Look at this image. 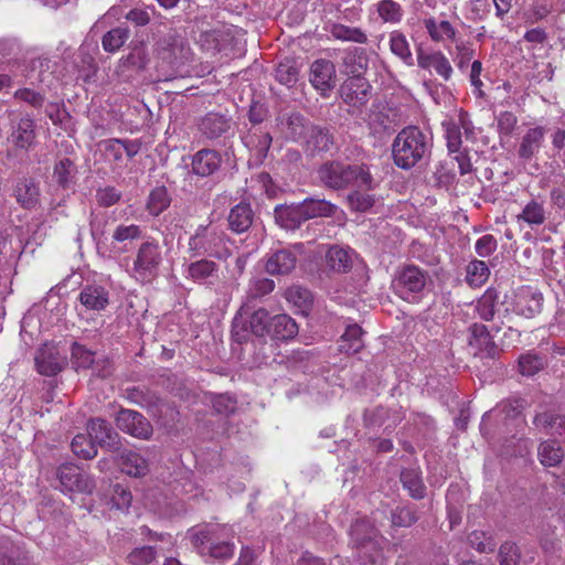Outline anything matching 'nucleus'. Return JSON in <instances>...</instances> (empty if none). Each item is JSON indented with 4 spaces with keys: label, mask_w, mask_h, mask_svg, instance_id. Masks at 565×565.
I'll use <instances>...</instances> for the list:
<instances>
[{
    "label": "nucleus",
    "mask_w": 565,
    "mask_h": 565,
    "mask_svg": "<svg viewBox=\"0 0 565 565\" xmlns=\"http://www.w3.org/2000/svg\"><path fill=\"white\" fill-rule=\"evenodd\" d=\"M255 213L247 202H239L234 205L227 215L228 228L235 234L247 232L253 225Z\"/></svg>",
    "instance_id": "obj_25"
},
{
    "label": "nucleus",
    "mask_w": 565,
    "mask_h": 565,
    "mask_svg": "<svg viewBox=\"0 0 565 565\" xmlns=\"http://www.w3.org/2000/svg\"><path fill=\"white\" fill-rule=\"evenodd\" d=\"M194 259L186 266V278L198 284H212V279L217 277L218 265L209 257Z\"/></svg>",
    "instance_id": "obj_27"
},
{
    "label": "nucleus",
    "mask_w": 565,
    "mask_h": 565,
    "mask_svg": "<svg viewBox=\"0 0 565 565\" xmlns=\"http://www.w3.org/2000/svg\"><path fill=\"white\" fill-rule=\"evenodd\" d=\"M234 36L230 29H214L200 34L199 43L209 52H222L228 50Z\"/></svg>",
    "instance_id": "obj_30"
},
{
    "label": "nucleus",
    "mask_w": 565,
    "mask_h": 565,
    "mask_svg": "<svg viewBox=\"0 0 565 565\" xmlns=\"http://www.w3.org/2000/svg\"><path fill=\"white\" fill-rule=\"evenodd\" d=\"M72 451L83 459H93L97 455V447L89 435L77 434L71 444Z\"/></svg>",
    "instance_id": "obj_56"
},
{
    "label": "nucleus",
    "mask_w": 565,
    "mask_h": 565,
    "mask_svg": "<svg viewBox=\"0 0 565 565\" xmlns=\"http://www.w3.org/2000/svg\"><path fill=\"white\" fill-rule=\"evenodd\" d=\"M159 55L162 61L173 67L181 66L189 62L192 52L186 40L175 30L168 32L159 42Z\"/></svg>",
    "instance_id": "obj_10"
},
{
    "label": "nucleus",
    "mask_w": 565,
    "mask_h": 565,
    "mask_svg": "<svg viewBox=\"0 0 565 565\" xmlns=\"http://www.w3.org/2000/svg\"><path fill=\"white\" fill-rule=\"evenodd\" d=\"M545 137V128L537 126L530 128L521 139L518 156L530 161L541 149Z\"/></svg>",
    "instance_id": "obj_32"
},
{
    "label": "nucleus",
    "mask_w": 565,
    "mask_h": 565,
    "mask_svg": "<svg viewBox=\"0 0 565 565\" xmlns=\"http://www.w3.org/2000/svg\"><path fill=\"white\" fill-rule=\"evenodd\" d=\"M120 61L126 67L142 71L149 64L150 56L147 46L143 43H140L135 45L129 54L124 56Z\"/></svg>",
    "instance_id": "obj_54"
},
{
    "label": "nucleus",
    "mask_w": 565,
    "mask_h": 565,
    "mask_svg": "<svg viewBox=\"0 0 565 565\" xmlns=\"http://www.w3.org/2000/svg\"><path fill=\"white\" fill-rule=\"evenodd\" d=\"M58 488L62 492H86L90 490V481L73 463H63L56 470Z\"/></svg>",
    "instance_id": "obj_15"
},
{
    "label": "nucleus",
    "mask_w": 565,
    "mask_h": 565,
    "mask_svg": "<svg viewBox=\"0 0 565 565\" xmlns=\"http://www.w3.org/2000/svg\"><path fill=\"white\" fill-rule=\"evenodd\" d=\"M401 482L408 494L420 500L426 495V487L422 479V473L417 468H406L401 471Z\"/></svg>",
    "instance_id": "obj_42"
},
{
    "label": "nucleus",
    "mask_w": 565,
    "mask_h": 565,
    "mask_svg": "<svg viewBox=\"0 0 565 565\" xmlns=\"http://www.w3.org/2000/svg\"><path fill=\"white\" fill-rule=\"evenodd\" d=\"M417 520L416 510L411 505L396 507L391 513V521L394 526L408 527L416 523Z\"/></svg>",
    "instance_id": "obj_61"
},
{
    "label": "nucleus",
    "mask_w": 565,
    "mask_h": 565,
    "mask_svg": "<svg viewBox=\"0 0 565 565\" xmlns=\"http://www.w3.org/2000/svg\"><path fill=\"white\" fill-rule=\"evenodd\" d=\"M309 82L322 96H327L335 86L334 64L326 58L316 60L310 66Z\"/></svg>",
    "instance_id": "obj_17"
},
{
    "label": "nucleus",
    "mask_w": 565,
    "mask_h": 565,
    "mask_svg": "<svg viewBox=\"0 0 565 565\" xmlns=\"http://www.w3.org/2000/svg\"><path fill=\"white\" fill-rule=\"evenodd\" d=\"M537 457L544 467H557L564 458V450L555 439L542 441L537 447Z\"/></svg>",
    "instance_id": "obj_41"
},
{
    "label": "nucleus",
    "mask_w": 565,
    "mask_h": 565,
    "mask_svg": "<svg viewBox=\"0 0 565 565\" xmlns=\"http://www.w3.org/2000/svg\"><path fill=\"white\" fill-rule=\"evenodd\" d=\"M158 556V551L154 546H139L132 548L126 555V562L129 565H150Z\"/></svg>",
    "instance_id": "obj_58"
},
{
    "label": "nucleus",
    "mask_w": 565,
    "mask_h": 565,
    "mask_svg": "<svg viewBox=\"0 0 565 565\" xmlns=\"http://www.w3.org/2000/svg\"><path fill=\"white\" fill-rule=\"evenodd\" d=\"M71 359L76 369H89L95 364V353L77 342L72 344Z\"/></svg>",
    "instance_id": "obj_59"
},
{
    "label": "nucleus",
    "mask_w": 565,
    "mask_h": 565,
    "mask_svg": "<svg viewBox=\"0 0 565 565\" xmlns=\"http://www.w3.org/2000/svg\"><path fill=\"white\" fill-rule=\"evenodd\" d=\"M170 203L171 198L167 188L164 185L157 186L149 194L147 210L151 215L158 216L170 206Z\"/></svg>",
    "instance_id": "obj_53"
},
{
    "label": "nucleus",
    "mask_w": 565,
    "mask_h": 565,
    "mask_svg": "<svg viewBox=\"0 0 565 565\" xmlns=\"http://www.w3.org/2000/svg\"><path fill=\"white\" fill-rule=\"evenodd\" d=\"M362 335L363 330L360 326H348L339 340V350L347 354L358 353L364 347Z\"/></svg>",
    "instance_id": "obj_44"
},
{
    "label": "nucleus",
    "mask_w": 565,
    "mask_h": 565,
    "mask_svg": "<svg viewBox=\"0 0 565 565\" xmlns=\"http://www.w3.org/2000/svg\"><path fill=\"white\" fill-rule=\"evenodd\" d=\"M76 173L77 169L74 162L68 158H64L56 162L53 179L60 186L67 189L75 182Z\"/></svg>",
    "instance_id": "obj_51"
},
{
    "label": "nucleus",
    "mask_w": 565,
    "mask_h": 565,
    "mask_svg": "<svg viewBox=\"0 0 565 565\" xmlns=\"http://www.w3.org/2000/svg\"><path fill=\"white\" fill-rule=\"evenodd\" d=\"M498 299L499 296L497 290L493 288H489L478 300L476 310L482 320L490 321L493 319Z\"/></svg>",
    "instance_id": "obj_55"
},
{
    "label": "nucleus",
    "mask_w": 565,
    "mask_h": 565,
    "mask_svg": "<svg viewBox=\"0 0 565 565\" xmlns=\"http://www.w3.org/2000/svg\"><path fill=\"white\" fill-rule=\"evenodd\" d=\"M429 275L416 265H405L396 270L392 281L394 292L407 301H416L420 298Z\"/></svg>",
    "instance_id": "obj_6"
},
{
    "label": "nucleus",
    "mask_w": 565,
    "mask_h": 565,
    "mask_svg": "<svg viewBox=\"0 0 565 565\" xmlns=\"http://www.w3.org/2000/svg\"><path fill=\"white\" fill-rule=\"evenodd\" d=\"M130 29L126 23H121L106 31L102 36V47L107 53L118 52L129 40Z\"/></svg>",
    "instance_id": "obj_38"
},
{
    "label": "nucleus",
    "mask_w": 565,
    "mask_h": 565,
    "mask_svg": "<svg viewBox=\"0 0 565 565\" xmlns=\"http://www.w3.org/2000/svg\"><path fill=\"white\" fill-rule=\"evenodd\" d=\"M198 130L204 139L210 141L226 139L234 132V121L228 110H212L199 119Z\"/></svg>",
    "instance_id": "obj_9"
},
{
    "label": "nucleus",
    "mask_w": 565,
    "mask_h": 565,
    "mask_svg": "<svg viewBox=\"0 0 565 565\" xmlns=\"http://www.w3.org/2000/svg\"><path fill=\"white\" fill-rule=\"evenodd\" d=\"M78 301L86 310L103 311L109 305V291L102 285H85L78 295Z\"/></svg>",
    "instance_id": "obj_22"
},
{
    "label": "nucleus",
    "mask_w": 565,
    "mask_h": 565,
    "mask_svg": "<svg viewBox=\"0 0 565 565\" xmlns=\"http://www.w3.org/2000/svg\"><path fill=\"white\" fill-rule=\"evenodd\" d=\"M156 9L152 6L146 8H132L124 18L135 26L141 28L150 23L151 14L154 13Z\"/></svg>",
    "instance_id": "obj_63"
},
{
    "label": "nucleus",
    "mask_w": 565,
    "mask_h": 565,
    "mask_svg": "<svg viewBox=\"0 0 565 565\" xmlns=\"http://www.w3.org/2000/svg\"><path fill=\"white\" fill-rule=\"evenodd\" d=\"M468 543L480 553H491L495 550L497 543L491 535L483 531H473L468 535Z\"/></svg>",
    "instance_id": "obj_62"
},
{
    "label": "nucleus",
    "mask_w": 565,
    "mask_h": 565,
    "mask_svg": "<svg viewBox=\"0 0 565 565\" xmlns=\"http://www.w3.org/2000/svg\"><path fill=\"white\" fill-rule=\"evenodd\" d=\"M113 452L115 454L117 465L124 473L135 478L147 475L149 470L148 462L139 454L130 449L121 448V446H119L118 451Z\"/></svg>",
    "instance_id": "obj_20"
},
{
    "label": "nucleus",
    "mask_w": 565,
    "mask_h": 565,
    "mask_svg": "<svg viewBox=\"0 0 565 565\" xmlns=\"http://www.w3.org/2000/svg\"><path fill=\"white\" fill-rule=\"evenodd\" d=\"M124 396L130 403L149 411L159 407L161 404V398L157 395V393L143 385L125 388Z\"/></svg>",
    "instance_id": "obj_34"
},
{
    "label": "nucleus",
    "mask_w": 565,
    "mask_h": 565,
    "mask_svg": "<svg viewBox=\"0 0 565 565\" xmlns=\"http://www.w3.org/2000/svg\"><path fill=\"white\" fill-rule=\"evenodd\" d=\"M298 334V324L288 315H276L271 317L269 324V331L267 335H270L276 340H290Z\"/></svg>",
    "instance_id": "obj_35"
},
{
    "label": "nucleus",
    "mask_w": 565,
    "mask_h": 565,
    "mask_svg": "<svg viewBox=\"0 0 565 565\" xmlns=\"http://www.w3.org/2000/svg\"><path fill=\"white\" fill-rule=\"evenodd\" d=\"M375 7L382 22L393 25L402 22L404 10L398 2L394 0H380Z\"/></svg>",
    "instance_id": "obj_48"
},
{
    "label": "nucleus",
    "mask_w": 565,
    "mask_h": 565,
    "mask_svg": "<svg viewBox=\"0 0 565 565\" xmlns=\"http://www.w3.org/2000/svg\"><path fill=\"white\" fill-rule=\"evenodd\" d=\"M333 145L334 137L330 129L312 122L301 147L308 156L315 157L321 152L330 151Z\"/></svg>",
    "instance_id": "obj_18"
},
{
    "label": "nucleus",
    "mask_w": 565,
    "mask_h": 565,
    "mask_svg": "<svg viewBox=\"0 0 565 565\" xmlns=\"http://www.w3.org/2000/svg\"><path fill=\"white\" fill-rule=\"evenodd\" d=\"M317 174L324 188L335 191L349 188L374 190L377 186V182L374 180L366 163L329 160L319 167Z\"/></svg>",
    "instance_id": "obj_1"
},
{
    "label": "nucleus",
    "mask_w": 565,
    "mask_h": 565,
    "mask_svg": "<svg viewBox=\"0 0 565 565\" xmlns=\"http://www.w3.org/2000/svg\"><path fill=\"white\" fill-rule=\"evenodd\" d=\"M372 86L361 75L349 77L340 87L342 100L354 108L362 109L370 100Z\"/></svg>",
    "instance_id": "obj_12"
},
{
    "label": "nucleus",
    "mask_w": 565,
    "mask_h": 565,
    "mask_svg": "<svg viewBox=\"0 0 565 565\" xmlns=\"http://www.w3.org/2000/svg\"><path fill=\"white\" fill-rule=\"evenodd\" d=\"M141 228L136 224H119L114 233L113 241L116 243L132 242L141 237Z\"/></svg>",
    "instance_id": "obj_64"
},
{
    "label": "nucleus",
    "mask_w": 565,
    "mask_h": 565,
    "mask_svg": "<svg viewBox=\"0 0 565 565\" xmlns=\"http://www.w3.org/2000/svg\"><path fill=\"white\" fill-rule=\"evenodd\" d=\"M242 139L244 145L255 152L258 161H263L267 157L273 142L271 135L262 128H252Z\"/></svg>",
    "instance_id": "obj_33"
},
{
    "label": "nucleus",
    "mask_w": 565,
    "mask_h": 565,
    "mask_svg": "<svg viewBox=\"0 0 565 565\" xmlns=\"http://www.w3.org/2000/svg\"><path fill=\"white\" fill-rule=\"evenodd\" d=\"M518 222H524L531 227L541 226L547 218V213L543 202L531 200L527 202L522 212L516 216Z\"/></svg>",
    "instance_id": "obj_45"
},
{
    "label": "nucleus",
    "mask_w": 565,
    "mask_h": 565,
    "mask_svg": "<svg viewBox=\"0 0 565 565\" xmlns=\"http://www.w3.org/2000/svg\"><path fill=\"white\" fill-rule=\"evenodd\" d=\"M271 317L266 309L254 310V306L244 302L232 322V339L236 343H246L250 334L263 338L268 334Z\"/></svg>",
    "instance_id": "obj_5"
},
{
    "label": "nucleus",
    "mask_w": 565,
    "mask_h": 565,
    "mask_svg": "<svg viewBox=\"0 0 565 565\" xmlns=\"http://www.w3.org/2000/svg\"><path fill=\"white\" fill-rule=\"evenodd\" d=\"M65 359L54 348H41L35 355V366L40 374L54 376L63 370Z\"/></svg>",
    "instance_id": "obj_28"
},
{
    "label": "nucleus",
    "mask_w": 565,
    "mask_h": 565,
    "mask_svg": "<svg viewBox=\"0 0 565 565\" xmlns=\"http://www.w3.org/2000/svg\"><path fill=\"white\" fill-rule=\"evenodd\" d=\"M469 333L468 343L473 351V355L481 359H494L498 355L499 349L484 324H471Z\"/></svg>",
    "instance_id": "obj_16"
},
{
    "label": "nucleus",
    "mask_w": 565,
    "mask_h": 565,
    "mask_svg": "<svg viewBox=\"0 0 565 565\" xmlns=\"http://www.w3.org/2000/svg\"><path fill=\"white\" fill-rule=\"evenodd\" d=\"M546 360L543 355L529 351L518 360L519 371L524 376H533L544 369Z\"/></svg>",
    "instance_id": "obj_52"
},
{
    "label": "nucleus",
    "mask_w": 565,
    "mask_h": 565,
    "mask_svg": "<svg viewBox=\"0 0 565 565\" xmlns=\"http://www.w3.org/2000/svg\"><path fill=\"white\" fill-rule=\"evenodd\" d=\"M274 288H275L274 280H271L269 278H265V277L254 278L249 282L245 302H248L249 305H252V302L254 300L260 299V298L265 297L266 295L270 294L274 290Z\"/></svg>",
    "instance_id": "obj_57"
},
{
    "label": "nucleus",
    "mask_w": 565,
    "mask_h": 565,
    "mask_svg": "<svg viewBox=\"0 0 565 565\" xmlns=\"http://www.w3.org/2000/svg\"><path fill=\"white\" fill-rule=\"evenodd\" d=\"M276 223L286 231H296L306 222L299 203L278 204L274 209Z\"/></svg>",
    "instance_id": "obj_21"
},
{
    "label": "nucleus",
    "mask_w": 565,
    "mask_h": 565,
    "mask_svg": "<svg viewBox=\"0 0 565 565\" xmlns=\"http://www.w3.org/2000/svg\"><path fill=\"white\" fill-rule=\"evenodd\" d=\"M297 264V256L291 249H279L273 253L266 262L265 268L269 275H287Z\"/></svg>",
    "instance_id": "obj_29"
},
{
    "label": "nucleus",
    "mask_w": 565,
    "mask_h": 565,
    "mask_svg": "<svg viewBox=\"0 0 565 565\" xmlns=\"http://www.w3.org/2000/svg\"><path fill=\"white\" fill-rule=\"evenodd\" d=\"M390 51L407 66L414 65L409 43L403 32L394 30L390 33Z\"/></svg>",
    "instance_id": "obj_46"
},
{
    "label": "nucleus",
    "mask_w": 565,
    "mask_h": 565,
    "mask_svg": "<svg viewBox=\"0 0 565 565\" xmlns=\"http://www.w3.org/2000/svg\"><path fill=\"white\" fill-rule=\"evenodd\" d=\"M351 542L359 550V557L371 564L382 558L376 529L365 519L356 520L350 529Z\"/></svg>",
    "instance_id": "obj_7"
},
{
    "label": "nucleus",
    "mask_w": 565,
    "mask_h": 565,
    "mask_svg": "<svg viewBox=\"0 0 565 565\" xmlns=\"http://www.w3.org/2000/svg\"><path fill=\"white\" fill-rule=\"evenodd\" d=\"M17 203L24 210H34L40 205V182L33 178H21L13 188Z\"/></svg>",
    "instance_id": "obj_19"
},
{
    "label": "nucleus",
    "mask_w": 565,
    "mask_h": 565,
    "mask_svg": "<svg viewBox=\"0 0 565 565\" xmlns=\"http://www.w3.org/2000/svg\"><path fill=\"white\" fill-rule=\"evenodd\" d=\"M423 23L429 38L434 42H444L446 40L455 41L457 36V30L447 20L437 22L435 18L430 17L424 19Z\"/></svg>",
    "instance_id": "obj_40"
},
{
    "label": "nucleus",
    "mask_w": 565,
    "mask_h": 565,
    "mask_svg": "<svg viewBox=\"0 0 565 565\" xmlns=\"http://www.w3.org/2000/svg\"><path fill=\"white\" fill-rule=\"evenodd\" d=\"M301 62L297 58L286 57L281 62L278 63L275 70V78L276 81L288 87H294L300 75Z\"/></svg>",
    "instance_id": "obj_37"
},
{
    "label": "nucleus",
    "mask_w": 565,
    "mask_h": 565,
    "mask_svg": "<svg viewBox=\"0 0 565 565\" xmlns=\"http://www.w3.org/2000/svg\"><path fill=\"white\" fill-rule=\"evenodd\" d=\"M186 254L190 259L209 257L222 260L230 257L231 250L226 246L225 233L209 224L198 226L189 237Z\"/></svg>",
    "instance_id": "obj_4"
},
{
    "label": "nucleus",
    "mask_w": 565,
    "mask_h": 565,
    "mask_svg": "<svg viewBox=\"0 0 565 565\" xmlns=\"http://www.w3.org/2000/svg\"><path fill=\"white\" fill-rule=\"evenodd\" d=\"M355 253L351 248L331 246L326 254L327 267L335 273H348L353 266Z\"/></svg>",
    "instance_id": "obj_31"
},
{
    "label": "nucleus",
    "mask_w": 565,
    "mask_h": 565,
    "mask_svg": "<svg viewBox=\"0 0 565 565\" xmlns=\"http://www.w3.org/2000/svg\"><path fill=\"white\" fill-rule=\"evenodd\" d=\"M118 429L138 439H149L153 429L151 423L139 412L120 408L115 416Z\"/></svg>",
    "instance_id": "obj_11"
},
{
    "label": "nucleus",
    "mask_w": 565,
    "mask_h": 565,
    "mask_svg": "<svg viewBox=\"0 0 565 565\" xmlns=\"http://www.w3.org/2000/svg\"><path fill=\"white\" fill-rule=\"evenodd\" d=\"M490 270L483 260H472L467 266V282L479 287L489 278Z\"/></svg>",
    "instance_id": "obj_60"
},
{
    "label": "nucleus",
    "mask_w": 565,
    "mask_h": 565,
    "mask_svg": "<svg viewBox=\"0 0 565 565\" xmlns=\"http://www.w3.org/2000/svg\"><path fill=\"white\" fill-rule=\"evenodd\" d=\"M329 32L335 40L342 42L365 44L369 40L366 32L361 28L349 26L342 23H331L329 25Z\"/></svg>",
    "instance_id": "obj_43"
},
{
    "label": "nucleus",
    "mask_w": 565,
    "mask_h": 565,
    "mask_svg": "<svg viewBox=\"0 0 565 565\" xmlns=\"http://www.w3.org/2000/svg\"><path fill=\"white\" fill-rule=\"evenodd\" d=\"M343 63L353 74L360 75L369 67V54L364 47L353 46L345 51Z\"/></svg>",
    "instance_id": "obj_49"
},
{
    "label": "nucleus",
    "mask_w": 565,
    "mask_h": 565,
    "mask_svg": "<svg viewBox=\"0 0 565 565\" xmlns=\"http://www.w3.org/2000/svg\"><path fill=\"white\" fill-rule=\"evenodd\" d=\"M162 262L160 246L154 241L142 243L138 250L132 266V276L141 281H151L159 271Z\"/></svg>",
    "instance_id": "obj_8"
},
{
    "label": "nucleus",
    "mask_w": 565,
    "mask_h": 565,
    "mask_svg": "<svg viewBox=\"0 0 565 565\" xmlns=\"http://www.w3.org/2000/svg\"><path fill=\"white\" fill-rule=\"evenodd\" d=\"M543 302L542 292L527 287L518 295L514 311L520 316L531 319L542 311Z\"/></svg>",
    "instance_id": "obj_24"
},
{
    "label": "nucleus",
    "mask_w": 565,
    "mask_h": 565,
    "mask_svg": "<svg viewBox=\"0 0 565 565\" xmlns=\"http://www.w3.org/2000/svg\"><path fill=\"white\" fill-rule=\"evenodd\" d=\"M222 164V157L214 149H201L192 157L191 168L199 177H210L215 173Z\"/></svg>",
    "instance_id": "obj_23"
},
{
    "label": "nucleus",
    "mask_w": 565,
    "mask_h": 565,
    "mask_svg": "<svg viewBox=\"0 0 565 565\" xmlns=\"http://www.w3.org/2000/svg\"><path fill=\"white\" fill-rule=\"evenodd\" d=\"M110 223V215L107 212H95L93 211L89 215V230L90 235L96 243L97 250L99 254L105 255L100 250V241L107 232V227Z\"/></svg>",
    "instance_id": "obj_50"
},
{
    "label": "nucleus",
    "mask_w": 565,
    "mask_h": 565,
    "mask_svg": "<svg viewBox=\"0 0 565 565\" xmlns=\"http://www.w3.org/2000/svg\"><path fill=\"white\" fill-rule=\"evenodd\" d=\"M433 138L417 126L403 128L392 143V157L396 167L411 170L431 153Z\"/></svg>",
    "instance_id": "obj_2"
},
{
    "label": "nucleus",
    "mask_w": 565,
    "mask_h": 565,
    "mask_svg": "<svg viewBox=\"0 0 565 565\" xmlns=\"http://www.w3.org/2000/svg\"><path fill=\"white\" fill-rule=\"evenodd\" d=\"M306 222L317 217H331L337 212V205L324 199L306 198L300 202Z\"/></svg>",
    "instance_id": "obj_36"
},
{
    "label": "nucleus",
    "mask_w": 565,
    "mask_h": 565,
    "mask_svg": "<svg viewBox=\"0 0 565 565\" xmlns=\"http://www.w3.org/2000/svg\"><path fill=\"white\" fill-rule=\"evenodd\" d=\"M312 122L299 113H292L280 119L281 131L285 137L300 145L306 138V135Z\"/></svg>",
    "instance_id": "obj_26"
},
{
    "label": "nucleus",
    "mask_w": 565,
    "mask_h": 565,
    "mask_svg": "<svg viewBox=\"0 0 565 565\" xmlns=\"http://www.w3.org/2000/svg\"><path fill=\"white\" fill-rule=\"evenodd\" d=\"M35 121L29 115L20 116L11 120V132L8 137L9 142L18 149L29 150L35 143L36 130Z\"/></svg>",
    "instance_id": "obj_13"
},
{
    "label": "nucleus",
    "mask_w": 565,
    "mask_h": 565,
    "mask_svg": "<svg viewBox=\"0 0 565 565\" xmlns=\"http://www.w3.org/2000/svg\"><path fill=\"white\" fill-rule=\"evenodd\" d=\"M224 530L225 527L213 524L195 526L188 531V537L202 557L226 562L233 557L235 545L224 537Z\"/></svg>",
    "instance_id": "obj_3"
},
{
    "label": "nucleus",
    "mask_w": 565,
    "mask_h": 565,
    "mask_svg": "<svg viewBox=\"0 0 565 565\" xmlns=\"http://www.w3.org/2000/svg\"><path fill=\"white\" fill-rule=\"evenodd\" d=\"M87 431L92 440L94 439L102 448L110 452L119 450L121 438L106 419L100 417L89 419Z\"/></svg>",
    "instance_id": "obj_14"
},
{
    "label": "nucleus",
    "mask_w": 565,
    "mask_h": 565,
    "mask_svg": "<svg viewBox=\"0 0 565 565\" xmlns=\"http://www.w3.org/2000/svg\"><path fill=\"white\" fill-rule=\"evenodd\" d=\"M372 190H365L364 188H355L347 196L348 206L351 211L365 213L371 210L376 198L370 193Z\"/></svg>",
    "instance_id": "obj_47"
},
{
    "label": "nucleus",
    "mask_w": 565,
    "mask_h": 565,
    "mask_svg": "<svg viewBox=\"0 0 565 565\" xmlns=\"http://www.w3.org/2000/svg\"><path fill=\"white\" fill-rule=\"evenodd\" d=\"M533 424L551 435L559 436L565 441V415L553 412L537 413L533 418Z\"/></svg>",
    "instance_id": "obj_39"
}]
</instances>
